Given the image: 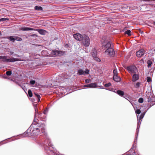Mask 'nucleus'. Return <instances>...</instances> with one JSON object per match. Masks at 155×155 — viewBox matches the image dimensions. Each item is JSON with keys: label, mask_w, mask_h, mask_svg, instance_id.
<instances>
[{"label": "nucleus", "mask_w": 155, "mask_h": 155, "mask_svg": "<svg viewBox=\"0 0 155 155\" xmlns=\"http://www.w3.org/2000/svg\"><path fill=\"white\" fill-rule=\"evenodd\" d=\"M0 60L4 62H11L21 61L18 58H9V57L5 56H0Z\"/></svg>", "instance_id": "f257e3e1"}, {"label": "nucleus", "mask_w": 155, "mask_h": 155, "mask_svg": "<svg viewBox=\"0 0 155 155\" xmlns=\"http://www.w3.org/2000/svg\"><path fill=\"white\" fill-rule=\"evenodd\" d=\"M20 30L23 31H36L41 35H45L47 32L46 31L43 29H35L27 27H23L20 28Z\"/></svg>", "instance_id": "f03ea898"}, {"label": "nucleus", "mask_w": 155, "mask_h": 155, "mask_svg": "<svg viewBox=\"0 0 155 155\" xmlns=\"http://www.w3.org/2000/svg\"><path fill=\"white\" fill-rule=\"evenodd\" d=\"M38 130H36L34 129H32V130L29 129L24 133L22 136H28L29 135L30 133L31 132L32 134L34 135H38L41 134L42 132L41 130L40 131H38Z\"/></svg>", "instance_id": "7ed1b4c3"}, {"label": "nucleus", "mask_w": 155, "mask_h": 155, "mask_svg": "<svg viewBox=\"0 0 155 155\" xmlns=\"http://www.w3.org/2000/svg\"><path fill=\"white\" fill-rule=\"evenodd\" d=\"M81 42L85 47H88L90 44V40L89 37L85 35H83V38Z\"/></svg>", "instance_id": "20e7f679"}, {"label": "nucleus", "mask_w": 155, "mask_h": 155, "mask_svg": "<svg viewBox=\"0 0 155 155\" xmlns=\"http://www.w3.org/2000/svg\"><path fill=\"white\" fill-rule=\"evenodd\" d=\"M105 55L108 57H112L115 54V52L113 48L107 49L104 52Z\"/></svg>", "instance_id": "39448f33"}, {"label": "nucleus", "mask_w": 155, "mask_h": 155, "mask_svg": "<svg viewBox=\"0 0 155 155\" xmlns=\"http://www.w3.org/2000/svg\"><path fill=\"white\" fill-rule=\"evenodd\" d=\"M35 117L34 120L35 121V122H36V120H38L37 118L41 117V116L42 115V114L41 113H40L38 112V108L36 106H35Z\"/></svg>", "instance_id": "423d86ee"}, {"label": "nucleus", "mask_w": 155, "mask_h": 155, "mask_svg": "<svg viewBox=\"0 0 155 155\" xmlns=\"http://www.w3.org/2000/svg\"><path fill=\"white\" fill-rule=\"evenodd\" d=\"M127 69L129 72L132 74L136 73L138 72L137 68L134 66L127 67Z\"/></svg>", "instance_id": "0eeeda50"}, {"label": "nucleus", "mask_w": 155, "mask_h": 155, "mask_svg": "<svg viewBox=\"0 0 155 155\" xmlns=\"http://www.w3.org/2000/svg\"><path fill=\"white\" fill-rule=\"evenodd\" d=\"M147 97V98L148 101L149 102H155V97H154L153 94L151 93H148L146 94Z\"/></svg>", "instance_id": "6e6552de"}, {"label": "nucleus", "mask_w": 155, "mask_h": 155, "mask_svg": "<svg viewBox=\"0 0 155 155\" xmlns=\"http://www.w3.org/2000/svg\"><path fill=\"white\" fill-rule=\"evenodd\" d=\"M73 37L76 40L81 41L83 38V35H81L79 33H77L74 34Z\"/></svg>", "instance_id": "1a4fd4ad"}, {"label": "nucleus", "mask_w": 155, "mask_h": 155, "mask_svg": "<svg viewBox=\"0 0 155 155\" xmlns=\"http://www.w3.org/2000/svg\"><path fill=\"white\" fill-rule=\"evenodd\" d=\"M141 123L140 122V121L138 120L137 122V132L136 133V138L134 140V143H136L137 142V139L138 137V133L139 131V129Z\"/></svg>", "instance_id": "9d476101"}, {"label": "nucleus", "mask_w": 155, "mask_h": 155, "mask_svg": "<svg viewBox=\"0 0 155 155\" xmlns=\"http://www.w3.org/2000/svg\"><path fill=\"white\" fill-rule=\"evenodd\" d=\"M85 87H87L89 88H94L97 87V85L95 83H91L90 84L85 85L83 86Z\"/></svg>", "instance_id": "9b49d317"}, {"label": "nucleus", "mask_w": 155, "mask_h": 155, "mask_svg": "<svg viewBox=\"0 0 155 155\" xmlns=\"http://www.w3.org/2000/svg\"><path fill=\"white\" fill-rule=\"evenodd\" d=\"M52 53L55 56L61 55L64 54V52L60 51L53 50L52 51Z\"/></svg>", "instance_id": "f8f14e48"}, {"label": "nucleus", "mask_w": 155, "mask_h": 155, "mask_svg": "<svg viewBox=\"0 0 155 155\" xmlns=\"http://www.w3.org/2000/svg\"><path fill=\"white\" fill-rule=\"evenodd\" d=\"M144 53V50L143 49H141L136 52V54L137 57L140 58L143 55Z\"/></svg>", "instance_id": "ddd939ff"}, {"label": "nucleus", "mask_w": 155, "mask_h": 155, "mask_svg": "<svg viewBox=\"0 0 155 155\" xmlns=\"http://www.w3.org/2000/svg\"><path fill=\"white\" fill-rule=\"evenodd\" d=\"M139 75L137 74H136V73H134L132 76V80L134 82L137 81L139 79Z\"/></svg>", "instance_id": "4468645a"}, {"label": "nucleus", "mask_w": 155, "mask_h": 155, "mask_svg": "<svg viewBox=\"0 0 155 155\" xmlns=\"http://www.w3.org/2000/svg\"><path fill=\"white\" fill-rule=\"evenodd\" d=\"M113 80L116 82H119L121 80L120 78L117 76H113Z\"/></svg>", "instance_id": "2eb2a0df"}, {"label": "nucleus", "mask_w": 155, "mask_h": 155, "mask_svg": "<svg viewBox=\"0 0 155 155\" xmlns=\"http://www.w3.org/2000/svg\"><path fill=\"white\" fill-rule=\"evenodd\" d=\"M105 47L107 48V49H109L111 48H113L112 46H111V44L110 42L108 41L107 42V43L105 45Z\"/></svg>", "instance_id": "dca6fc26"}, {"label": "nucleus", "mask_w": 155, "mask_h": 155, "mask_svg": "<svg viewBox=\"0 0 155 155\" xmlns=\"http://www.w3.org/2000/svg\"><path fill=\"white\" fill-rule=\"evenodd\" d=\"M6 38L9 39L10 41L13 42H14L15 41V37L13 36L7 37Z\"/></svg>", "instance_id": "f3484780"}, {"label": "nucleus", "mask_w": 155, "mask_h": 155, "mask_svg": "<svg viewBox=\"0 0 155 155\" xmlns=\"http://www.w3.org/2000/svg\"><path fill=\"white\" fill-rule=\"evenodd\" d=\"M117 93L120 96H123L124 95V92L120 90H118L117 91Z\"/></svg>", "instance_id": "a211bd4d"}, {"label": "nucleus", "mask_w": 155, "mask_h": 155, "mask_svg": "<svg viewBox=\"0 0 155 155\" xmlns=\"http://www.w3.org/2000/svg\"><path fill=\"white\" fill-rule=\"evenodd\" d=\"M35 9L36 10L41 11L42 10V8L41 6H35Z\"/></svg>", "instance_id": "6ab92c4d"}, {"label": "nucleus", "mask_w": 155, "mask_h": 155, "mask_svg": "<svg viewBox=\"0 0 155 155\" xmlns=\"http://www.w3.org/2000/svg\"><path fill=\"white\" fill-rule=\"evenodd\" d=\"M147 63L148 64L147 67L148 68H150L151 64H152V62L150 60H149L147 61Z\"/></svg>", "instance_id": "aec40b11"}, {"label": "nucleus", "mask_w": 155, "mask_h": 155, "mask_svg": "<svg viewBox=\"0 0 155 155\" xmlns=\"http://www.w3.org/2000/svg\"><path fill=\"white\" fill-rule=\"evenodd\" d=\"M78 73L79 75H85L84 74V71L81 69H80L78 71Z\"/></svg>", "instance_id": "412c9836"}, {"label": "nucleus", "mask_w": 155, "mask_h": 155, "mask_svg": "<svg viewBox=\"0 0 155 155\" xmlns=\"http://www.w3.org/2000/svg\"><path fill=\"white\" fill-rule=\"evenodd\" d=\"M131 32L130 30H128L125 31V34H127L128 36H130L131 35Z\"/></svg>", "instance_id": "4be33fe9"}, {"label": "nucleus", "mask_w": 155, "mask_h": 155, "mask_svg": "<svg viewBox=\"0 0 155 155\" xmlns=\"http://www.w3.org/2000/svg\"><path fill=\"white\" fill-rule=\"evenodd\" d=\"M35 95V96L37 97L38 98V101H39L40 100V98L41 97L37 93H34Z\"/></svg>", "instance_id": "5701e85b"}, {"label": "nucleus", "mask_w": 155, "mask_h": 155, "mask_svg": "<svg viewBox=\"0 0 155 155\" xmlns=\"http://www.w3.org/2000/svg\"><path fill=\"white\" fill-rule=\"evenodd\" d=\"M106 89L107 90H108L114 92L115 93H117V90L116 89H114L113 88H110V89Z\"/></svg>", "instance_id": "b1692460"}, {"label": "nucleus", "mask_w": 155, "mask_h": 155, "mask_svg": "<svg viewBox=\"0 0 155 155\" xmlns=\"http://www.w3.org/2000/svg\"><path fill=\"white\" fill-rule=\"evenodd\" d=\"M28 93L29 96L30 97H31L32 96V94L31 91L30 90H29L28 91Z\"/></svg>", "instance_id": "393cba45"}, {"label": "nucleus", "mask_w": 155, "mask_h": 155, "mask_svg": "<svg viewBox=\"0 0 155 155\" xmlns=\"http://www.w3.org/2000/svg\"><path fill=\"white\" fill-rule=\"evenodd\" d=\"M135 113L137 114V115L140 114L141 113V111L140 109H137L135 110Z\"/></svg>", "instance_id": "a878e982"}, {"label": "nucleus", "mask_w": 155, "mask_h": 155, "mask_svg": "<svg viewBox=\"0 0 155 155\" xmlns=\"http://www.w3.org/2000/svg\"><path fill=\"white\" fill-rule=\"evenodd\" d=\"M137 117L138 120L141 121L142 120H141L143 118V116H142L141 115H140L139 117H138V115H137Z\"/></svg>", "instance_id": "bb28decb"}, {"label": "nucleus", "mask_w": 155, "mask_h": 155, "mask_svg": "<svg viewBox=\"0 0 155 155\" xmlns=\"http://www.w3.org/2000/svg\"><path fill=\"white\" fill-rule=\"evenodd\" d=\"M114 76L117 75V72L116 69H114L113 70Z\"/></svg>", "instance_id": "cd10ccee"}, {"label": "nucleus", "mask_w": 155, "mask_h": 155, "mask_svg": "<svg viewBox=\"0 0 155 155\" xmlns=\"http://www.w3.org/2000/svg\"><path fill=\"white\" fill-rule=\"evenodd\" d=\"M94 59L95 61H97L98 62H99L101 61V59L97 57H94Z\"/></svg>", "instance_id": "c85d7f7f"}, {"label": "nucleus", "mask_w": 155, "mask_h": 155, "mask_svg": "<svg viewBox=\"0 0 155 155\" xmlns=\"http://www.w3.org/2000/svg\"><path fill=\"white\" fill-rule=\"evenodd\" d=\"M12 71H8L6 73V74L8 76H10L12 74Z\"/></svg>", "instance_id": "c756f323"}, {"label": "nucleus", "mask_w": 155, "mask_h": 155, "mask_svg": "<svg viewBox=\"0 0 155 155\" xmlns=\"http://www.w3.org/2000/svg\"><path fill=\"white\" fill-rule=\"evenodd\" d=\"M111 85V83H108L105 84L104 85V86L105 87H109Z\"/></svg>", "instance_id": "7c9ffc66"}, {"label": "nucleus", "mask_w": 155, "mask_h": 155, "mask_svg": "<svg viewBox=\"0 0 155 155\" xmlns=\"http://www.w3.org/2000/svg\"><path fill=\"white\" fill-rule=\"evenodd\" d=\"M143 101V99L142 98H140L138 100V102L140 103H142Z\"/></svg>", "instance_id": "2f4dec72"}, {"label": "nucleus", "mask_w": 155, "mask_h": 155, "mask_svg": "<svg viewBox=\"0 0 155 155\" xmlns=\"http://www.w3.org/2000/svg\"><path fill=\"white\" fill-rule=\"evenodd\" d=\"M15 41L16 40L17 41H20L22 40L21 38H19V37H15Z\"/></svg>", "instance_id": "473e14b6"}, {"label": "nucleus", "mask_w": 155, "mask_h": 155, "mask_svg": "<svg viewBox=\"0 0 155 155\" xmlns=\"http://www.w3.org/2000/svg\"><path fill=\"white\" fill-rule=\"evenodd\" d=\"M147 82L148 83H149L151 81V79L150 77H147Z\"/></svg>", "instance_id": "72a5a7b5"}, {"label": "nucleus", "mask_w": 155, "mask_h": 155, "mask_svg": "<svg viewBox=\"0 0 155 155\" xmlns=\"http://www.w3.org/2000/svg\"><path fill=\"white\" fill-rule=\"evenodd\" d=\"M85 83H89L91 82V80L90 79H86L85 80Z\"/></svg>", "instance_id": "f704fd0d"}, {"label": "nucleus", "mask_w": 155, "mask_h": 155, "mask_svg": "<svg viewBox=\"0 0 155 155\" xmlns=\"http://www.w3.org/2000/svg\"><path fill=\"white\" fill-rule=\"evenodd\" d=\"M89 71L87 69L85 71H84V74H89Z\"/></svg>", "instance_id": "c9c22d12"}, {"label": "nucleus", "mask_w": 155, "mask_h": 155, "mask_svg": "<svg viewBox=\"0 0 155 155\" xmlns=\"http://www.w3.org/2000/svg\"><path fill=\"white\" fill-rule=\"evenodd\" d=\"M35 81L34 80H31L30 83L31 84L33 85L35 84Z\"/></svg>", "instance_id": "e433bc0d"}, {"label": "nucleus", "mask_w": 155, "mask_h": 155, "mask_svg": "<svg viewBox=\"0 0 155 155\" xmlns=\"http://www.w3.org/2000/svg\"><path fill=\"white\" fill-rule=\"evenodd\" d=\"M140 83L139 82H137L136 84L135 85V87L136 88H138L139 87V86H140Z\"/></svg>", "instance_id": "4c0bfd02"}, {"label": "nucleus", "mask_w": 155, "mask_h": 155, "mask_svg": "<svg viewBox=\"0 0 155 155\" xmlns=\"http://www.w3.org/2000/svg\"><path fill=\"white\" fill-rule=\"evenodd\" d=\"M6 20V18H3L1 19H0V22L3 21H5Z\"/></svg>", "instance_id": "58836bf2"}, {"label": "nucleus", "mask_w": 155, "mask_h": 155, "mask_svg": "<svg viewBox=\"0 0 155 155\" xmlns=\"http://www.w3.org/2000/svg\"><path fill=\"white\" fill-rule=\"evenodd\" d=\"M134 144L133 145L132 147L130 149V150H129L130 151H132V150H133V149H134Z\"/></svg>", "instance_id": "ea45409f"}, {"label": "nucleus", "mask_w": 155, "mask_h": 155, "mask_svg": "<svg viewBox=\"0 0 155 155\" xmlns=\"http://www.w3.org/2000/svg\"><path fill=\"white\" fill-rule=\"evenodd\" d=\"M146 113V112H144L143 113L141 114L140 115H141L143 117L145 113Z\"/></svg>", "instance_id": "a19ab883"}, {"label": "nucleus", "mask_w": 155, "mask_h": 155, "mask_svg": "<svg viewBox=\"0 0 155 155\" xmlns=\"http://www.w3.org/2000/svg\"><path fill=\"white\" fill-rule=\"evenodd\" d=\"M152 52L153 54H155V49H153L152 50Z\"/></svg>", "instance_id": "79ce46f5"}, {"label": "nucleus", "mask_w": 155, "mask_h": 155, "mask_svg": "<svg viewBox=\"0 0 155 155\" xmlns=\"http://www.w3.org/2000/svg\"><path fill=\"white\" fill-rule=\"evenodd\" d=\"M46 110H45L44 111V114H46Z\"/></svg>", "instance_id": "37998d69"}, {"label": "nucleus", "mask_w": 155, "mask_h": 155, "mask_svg": "<svg viewBox=\"0 0 155 155\" xmlns=\"http://www.w3.org/2000/svg\"><path fill=\"white\" fill-rule=\"evenodd\" d=\"M128 101L131 103V104L133 105L132 104V101H129V100H128Z\"/></svg>", "instance_id": "c03bdc74"}, {"label": "nucleus", "mask_w": 155, "mask_h": 155, "mask_svg": "<svg viewBox=\"0 0 155 155\" xmlns=\"http://www.w3.org/2000/svg\"><path fill=\"white\" fill-rule=\"evenodd\" d=\"M18 85H19L20 86V87H21L23 89V87H22V86H21L20 84H18Z\"/></svg>", "instance_id": "a18cd8bd"}, {"label": "nucleus", "mask_w": 155, "mask_h": 155, "mask_svg": "<svg viewBox=\"0 0 155 155\" xmlns=\"http://www.w3.org/2000/svg\"><path fill=\"white\" fill-rule=\"evenodd\" d=\"M5 78H7V77H5Z\"/></svg>", "instance_id": "49530a36"}, {"label": "nucleus", "mask_w": 155, "mask_h": 155, "mask_svg": "<svg viewBox=\"0 0 155 155\" xmlns=\"http://www.w3.org/2000/svg\"><path fill=\"white\" fill-rule=\"evenodd\" d=\"M136 153L135 151L134 152V154H136Z\"/></svg>", "instance_id": "de8ad7c7"}, {"label": "nucleus", "mask_w": 155, "mask_h": 155, "mask_svg": "<svg viewBox=\"0 0 155 155\" xmlns=\"http://www.w3.org/2000/svg\"><path fill=\"white\" fill-rule=\"evenodd\" d=\"M2 34H1V32H0V36Z\"/></svg>", "instance_id": "09e8293b"}, {"label": "nucleus", "mask_w": 155, "mask_h": 155, "mask_svg": "<svg viewBox=\"0 0 155 155\" xmlns=\"http://www.w3.org/2000/svg\"><path fill=\"white\" fill-rule=\"evenodd\" d=\"M153 23H154V25H155V22H154Z\"/></svg>", "instance_id": "8fccbe9b"}, {"label": "nucleus", "mask_w": 155, "mask_h": 155, "mask_svg": "<svg viewBox=\"0 0 155 155\" xmlns=\"http://www.w3.org/2000/svg\"><path fill=\"white\" fill-rule=\"evenodd\" d=\"M126 99L127 100V98H126ZM127 100H128L127 99Z\"/></svg>", "instance_id": "3c124183"}, {"label": "nucleus", "mask_w": 155, "mask_h": 155, "mask_svg": "<svg viewBox=\"0 0 155 155\" xmlns=\"http://www.w3.org/2000/svg\"><path fill=\"white\" fill-rule=\"evenodd\" d=\"M126 99L127 100V98H126ZM127 100H128L127 99Z\"/></svg>", "instance_id": "603ef678"}]
</instances>
